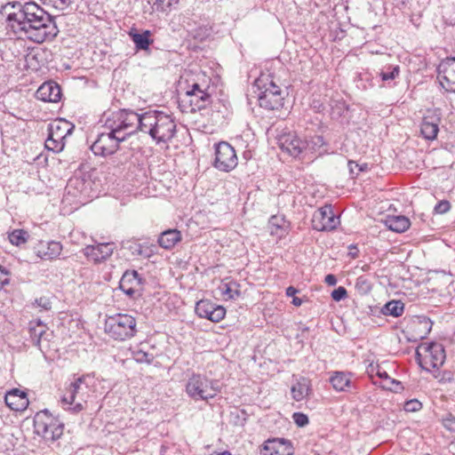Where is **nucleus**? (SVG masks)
<instances>
[{"label":"nucleus","instance_id":"nucleus-60","mask_svg":"<svg viewBox=\"0 0 455 455\" xmlns=\"http://www.w3.org/2000/svg\"><path fill=\"white\" fill-rule=\"evenodd\" d=\"M9 119H11L10 123L14 124L15 122L19 121V118L17 116H9Z\"/></svg>","mask_w":455,"mask_h":455},{"label":"nucleus","instance_id":"nucleus-5","mask_svg":"<svg viewBox=\"0 0 455 455\" xmlns=\"http://www.w3.org/2000/svg\"><path fill=\"white\" fill-rule=\"evenodd\" d=\"M64 425L52 417L47 410L37 412L34 417V433L45 442H54L62 435Z\"/></svg>","mask_w":455,"mask_h":455},{"label":"nucleus","instance_id":"nucleus-36","mask_svg":"<svg viewBox=\"0 0 455 455\" xmlns=\"http://www.w3.org/2000/svg\"><path fill=\"white\" fill-rule=\"evenodd\" d=\"M66 143V139L53 137L52 133L48 132V138L45 140L44 146L47 150L54 153H59L63 150Z\"/></svg>","mask_w":455,"mask_h":455},{"label":"nucleus","instance_id":"nucleus-37","mask_svg":"<svg viewBox=\"0 0 455 455\" xmlns=\"http://www.w3.org/2000/svg\"><path fill=\"white\" fill-rule=\"evenodd\" d=\"M179 0H148V4L152 5L153 10L167 12L171 11L173 4H178Z\"/></svg>","mask_w":455,"mask_h":455},{"label":"nucleus","instance_id":"nucleus-16","mask_svg":"<svg viewBox=\"0 0 455 455\" xmlns=\"http://www.w3.org/2000/svg\"><path fill=\"white\" fill-rule=\"evenodd\" d=\"M114 251V245L110 243L87 245L83 249L84 256L94 263H100L109 258Z\"/></svg>","mask_w":455,"mask_h":455},{"label":"nucleus","instance_id":"nucleus-46","mask_svg":"<svg viewBox=\"0 0 455 455\" xmlns=\"http://www.w3.org/2000/svg\"><path fill=\"white\" fill-rule=\"evenodd\" d=\"M451 204L447 200H443L437 203L434 208V212L437 214H443L450 211Z\"/></svg>","mask_w":455,"mask_h":455},{"label":"nucleus","instance_id":"nucleus-62","mask_svg":"<svg viewBox=\"0 0 455 455\" xmlns=\"http://www.w3.org/2000/svg\"><path fill=\"white\" fill-rule=\"evenodd\" d=\"M144 114H155V115H157V114H164V113L162 111H160V110L155 109L152 112H145Z\"/></svg>","mask_w":455,"mask_h":455},{"label":"nucleus","instance_id":"nucleus-63","mask_svg":"<svg viewBox=\"0 0 455 455\" xmlns=\"http://www.w3.org/2000/svg\"><path fill=\"white\" fill-rule=\"evenodd\" d=\"M161 455H167V448L164 446L161 447Z\"/></svg>","mask_w":455,"mask_h":455},{"label":"nucleus","instance_id":"nucleus-56","mask_svg":"<svg viewBox=\"0 0 455 455\" xmlns=\"http://www.w3.org/2000/svg\"><path fill=\"white\" fill-rule=\"evenodd\" d=\"M297 292H298V290L293 286H289L286 289V295L288 297H294Z\"/></svg>","mask_w":455,"mask_h":455},{"label":"nucleus","instance_id":"nucleus-15","mask_svg":"<svg viewBox=\"0 0 455 455\" xmlns=\"http://www.w3.org/2000/svg\"><path fill=\"white\" fill-rule=\"evenodd\" d=\"M195 311L199 317L208 319L213 323H219L226 315L225 307L217 306L208 299H201L196 302Z\"/></svg>","mask_w":455,"mask_h":455},{"label":"nucleus","instance_id":"nucleus-51","mask_svg":"<svg viewBox=\"0 0 455 455\" xmlns=\"http://www.w3.org/2000/svg\"><path fill=\"white\" fill-rule=\"evenodd\" d=\"M36 303L38 307H41L42 308L48 310L51 308V301L49 299L42 297L36 299Z\"/></svg>","mask_w":455,"mask_h":455},{"label":"nucleus","instance_id":"nucleus-33","mask_svg":"<svg viewBox=\"0 0 455 455\" xmlns=\"http://www.w3.org/2000/svg\"><path fill=\"white\" fill-rule=\"evenodd\" d=\"M404 311V304L401 300H391L384 305L381 312L385 315H391L398 317L403 315Z\"/></svg>","mask_w":455,"mask_h":455},{"label":"nucleus","instance_id":"nucleus-40","mask_svg":"<svg viewBox=\"0 0 455 455\" xmlns=\"http://www.w3.org/2000/svg\"><path fill=\"white\" fill-rule=\"evenodd\" d=\"M355 289L360 294L363 295L370 292L371 290V285L367 278L364 276H359L355 282Z\"/></svg>","mask_w":455,"mask_h":455},{"label":"nucleus","instance_id":"nucleus-41","mask_svg":"<svg viewBox=\"0 0 455 455\" xmlns=\"http://www.w3.org/2000/svg\"><path fill=\"white\" fill-rule=\"evenodd\" d=\"M133 357L138 363H146L150 364L154 361V355L143 350H137L133 353Z\"/></svg>","mask_w":455,"mask_h":455},{"label":"nucleus","instance_id":"nucleus-35","mask_svg":"<svg viewBox=\"0 0 455 455\" xmlns=\"http://www.w3.org/2000/svg\"><path fill=\"white\" fill-rule=\"evenodd\" d=\"M238 284L235 282L231 283H222L219 286V290L221 295L226 296L227 299H235L241 294L240 291L237 289Z\"/></svg>","mask_w":455,"mask_h":455},{"label":"nucleus","instance_id":"nucleus-21","mask_svg":"<svg viewBox=\"0 0 455 455\" xmlns=\"http://www.w3.org/2000/svg\"><path fill=\"white\" fill-rule=\"evenodd\" d=\"M75 129V124L63 117H57L48 125V132L53 137L67 139Z\"/></svg>","mask_w":455,"mask_h":455},{"label":"nucleus","instance_id":"nucleus-1","mask_svg":"<svg viewBox=\"0 0 455 455\" xmlns=\"http://www.w3.org/2000/svg\"><path fill=\"white\" fill-rule=\"evenodd\" d=\"M2 13L15 35L25 36L35 43L52 40L59 33L52 17L34 2H9L3 6Z\"/></svg>","mask_w":455,"mask_h":455},{"label":"nucleus","instance_id":"nucleus-24","mask_svg":"<svg viewBox=\"0 0 455 455\" xmlns=\"http://www.w3.org/2000/svg\"><path fill=\"white\" fill-rule=\"evenodd\" d=\"M436 116H424L420 124V134L427 140L436 139L439 132V120Z\"/></svg>","mask_w":455,"mask_h":455},{"label":"nucleus","instance_id":"nucleus-31","mask_svg":"<svg viewBox=\"0 0 455 455\" xmlns=\"http://www.w3.org/2000/svg\"><path fill=\"white\" fill-rule=\"evenodd\" d=\"M129 35L137 50H148L153 42L150 39L151 33L149 30H145L142 33L131 31Z\"/></svg>","mask_w":455,"mask_h":455},{"label":"nucleus","instance_id":"nucleus-3","mask_svg":"<svg viewBox=\"0 0 455 455\" xmlns=\"http://www.w3.org/2000/svg\"><path fill=\"white\" fill-rule=\"evenodd\" d=\"M255 86L264 89L259 95V104L266 110L279 111L283 106L284 98L282 91L273 80L270 74H261L255 81Z\"/></svg>","mask_w":455,"mask_h":455},{"label":"nucleus","instance_id":"nucleus-59","mask_svg":"<svg viewBox=\"0 0 455 455\" xmlns=\"http://www.w3.org/2000/svg\"><path fill=\"white\" fill-rule=\"evenodd\" d=\"M357 168H358V172H365L369 169L367 164H359V166Z\"/></svg>","mask_w":455,"mask_h":455},{"label":"nucleus","instance_id":"nucleus-27","mask_svg":"<svg viewBox=\"0 0 455 455\" xmlns=\"http://www.w3.org/2000/svg\"><path fill=\"white\" fill-rule=\"evenodd\" d=\"M289 223L283 215H273L268 220V229L272 235L283 237L288 231Z\"/></svg>","mask_w":455,"mask_h":455},{"label":"nucleus","instance_id":"nucleus-44","mask_svg":"<svg viewBox=\"0 0 455 455\" xmlns=\"http://www.w3.org/2000/svg\"><path fill=\"white\" fill-rule=\"evenodd\" d=\"M292 419L298 427H303L308 424V417L302 412H294Z\"/></svg>","mask_w":455,"mask_h":455},{"label":"nucleus","instance_id":"nucleus-61","mask_svg":"<svg viewBox=\"0 0 455 455\" xmlns=\"http://www.w3.org/2000/svg\"><path fill=\"white\" fill-rule=\"evenodd\" d=\"M212 455H232V454H231V452H229L228 451H222V452H214Z\"/></svg>","mask_w":455,"mask_h":455},{"label":"nucleus","instance_id":"nucleus-54","mask_svg":"<svg viewBox=\"0 0 455 455\" xmlns=\"http://www.w3.org/2000/svg\"><path fill=\"white\" fill-rule=\"evenodd\" d=\"M324 282L330 286H334L337 283V278L334 275L329 274L325 276Z\"/></svg>","mask_w":455,"mask_h":455},{"label":"nucleus","instance_id":"nucleus-2","mask_svg":"<svg viewBox=\"0 0 455 455\" xmlns=\"http://www.w3.org/2000/svg\"><path fill=\"white\" fill-rule=\"evenodd\" d=\"M93 379L92 374H83L74 379L66 388L61 403L68 406L73 412L84 409L89 397V389Z\"/></svg>","mask_w":455,"mask_h":455},{"label":"nucleus","instance_id":"nucleus-32","mask_svg":"<svg viewBox=\"0 0 455 455\" xmlns=\"http://www.w3.org/2000/svg\"><path fill=\"white\" fill-rule=\"evenodd\" d=\"M304 141L307 145L305 152L317 153L319 156L326 152L325 149H322V148L325 145V142L323 138L320 135L313 136L309 140H305Z\"/></svg>","mask_w":455,"mask_h":455},{"label":"nucleus","instance_id":"nucleus-17","mask_svg":"<svg viewBox=\"0 0 455 455\" xmlns=\"http://www.w3.org/2000/svg\"><path fill=\"white\" fill-rule=\"evenodd\" d=\"M143 280L136 270H127L124 273L119 282V288L126 295L132 298L139 292Z\"/></svg>","mask_w":455,"mask_h":455},{"label":"nucleus","instance_id":"nucleus-26","mask_svg":"<svg viewBox=\"0 0 455 455\" xmlns=\"http://www.w3.org/2000/svg\"><path fill=\"white\" fill-rule=\"evenodd\" d=\"M384 223L388 229L396 233H403L411 226L410 220L403 215H388Z\"/></svg>","mask_w":455,"mask_h":455},{"label":"nucleus","instance_id":"nucleus-22","mask_svg":"<svg viewBox=\"0 0 455 455\" xmlns=\"http://www.w3.org/2000/svg\"><path fill=\"white\" fill-rule=\"evenodd\" d=\"M6 405L13 411H24L28 405V399L24 391L17 388L12 389L7 392L4 397Z\"/></svg>","mask_w":455,"mask_h":455},{"label":"nucleus","instance_id":"nucleus-52","mask_svg":"<svg viewBox=\"0 0 455 455\" xmlns=\"http://www.w3.org/2000/svg\"><path fill=\"white\" fill-rule=\"evenodd\" d=\"M455 425V417H453L451 414H449L444 419H443V426L448 429H452Z\"/></svg>","mask_w":455,"mask_h":455},{"label":"nucleus","instance_id":"nucleus-49","mask_svg":"<svg viewBox=\"0 0 455 455\" xmlns=\"http://www.w3.org/2000/svg\"><path fill=\"white\" fill-rule=\"evenodd\" d=\"M419 323L423 326L425 334H427L430 332L432 329V322L429 318L426 316H420L419 317Z\"/></svg>","mask_w":455,"mask_h":455},{"label":"nucleus","instance_id":"nucleus-18","mask_svg":"<svg viewBox=\"0 0 455 455\" xmlns=\"http://www.w3.org/2000/svg\"><path fill=\"white\" fill-rule=\"evenodd\" d=\"M293 449L289 441L284 439H269L260 450V455H292Z\"/></svg>","mask_w":455,"mask_h":455},{"label":"nucleus","instance_id":"nucleus-9","mask_svg":"<svg viewBox=\"0 0 455 455\" xmlns=\"http://www.w3.org/2000/svg\"><path fill=\"white\" fill-rule=\"evenodd\" d=\"M276 140L281 150L294 158L305 153L307 145L304 140H301L294 132H283L277 135Z\"/></svg>","mask_w":455,"mask_h":455},{"label":"nucleus","instance_id":"nucleus-58","mask_svg":"<svg viewBox=\"0 0 455 455\" xmlns=\"http://www.w3.org/2000/svg\"><path fill=\"white\" fill-rule=\"evenodd\" d=\"M292 304L296 307H299L302 304V299L294 296L292 299Z\"/></svg>","mask_w":455,"mask_h":455},{"label":"nucleus","instance_id":"nucleus-11","mask_svg":"<svg viewBox=\"0 0 455 455\" xmlns=\"http://www.w3.org/2000/svg\"><path fill=\"white\" fill-rule=\"evenodd\" d=\"M437 70L442 87L447 92L455 93V57L443 60Z\"/></svg>","mask_w":455,"mask_h":455},{"label":"nucleus","instance_id":"nucleus-43","mask_svg":"<svg viewBox=\"0 0 455 455\" xmlns=\"http://www.w3.org/2000/svg\"><path fill=\"white\" fill-rule=\"evenodd\" d=\"M368 372L371 373V374L375 373L379 379H381L383 380L390 379V377L388 376L387 371H384L379 364H377V365H373L372 363L370 364V366L368 368Z\"/></svg>","mask_w":455,"mask_h":455},{"label":"nucleus","instance_id":"nucleus-23","mask_svg":"<svg viewBox=\"0 0 455 455\" xmlns=\"http://www.w3.org/2000/svg\"><path fill=\"white\" fill-rule=\"evenodd\" d=\"M62 245L60 242H40L36 247V255L42 259H53L60 256Z\"/></svg>","mask_w":455,"mask_h":455},{"label":"nucleus","instance_id":"nucleus-53","mask_svg":"<svg viewBox=\"0 0 455 455\" xmlns=\"http://www.w3.org/2000/svg\"><path fill=\"white\" fill-rule=\"evenodd\" d=\"M347 165H348V169H349V172H350L351 176H355V175L356 176L359 174L358 168H357L359 166L358 164L350 160V161H348Z\"/></svg>","mask_w":455,"mask_h":455},{"label":"nucleus","instance_id":"nucleus-7","mask_svg":"<svg viewBox=\"0 0 455 455\" xmlns=\"http://www.w3.org/2000/svg\"><path fill=\"white\" fill-rule=\"evenodd\" d=\"M237 165V156L234 148L228 142L221 141L215 145L213 166L219 171L228 172Z\"/></svg>","mask_w":455,"mask_h":455},{"label":"nucleus","instance_id":"nucleus-13","mask_svg":"<svg viewBox=\"0 0 455 455\" xmlns=\"http://www.w3.org/2000/svg\"><path fill=\"white\" fill-rule=\"evenodd\" d=\"M152 138L157 141L170 140L175 134L176 124L171 116H158L155 127L151 128Z\"/></svg>","mask_w":455,"mask_h":455},{"label":"nucleus","instance_id":"nucleus-10","mask_svg":"<svg viewBox=\"0 0 455 455\" xmlns=\"http://www.w3.org/2000/svg\"><path fill=\"white\" fill-rule=\"evenodd\" d=\"M118 140L119 139L115 137V133H112L110 130L108 132H101L91 145V150L95 156L104 157L111 156L119 148L117 145Z\"/></svg>","mask_w":455,"mask_h":455},{"label":"nucleus","instance_id":"nucleus-30","mask_svg":"<svg viewBox=\"0 0 455 455\" xmlns=\"http://www.w3.org/2000/svg\"><path fill=\"white\" fill-rule=\"evenodd\" d=\"M291 395L292 398L297 401H302L309 392V380L306 378L299 379L292 387H291Z\"/></svg>","mask_w":455,"mask_h":455},{"label":"nucleus","instance_id":"nucleus-47","mask_svg":"<svg viewBox=\"0 0 455 455\" xmlns=\"http://www.w3.org/2000/svg\"><path fill=\"white\" fill-rule=\"evenodd\" d=\"M347 296V292L345 287L339 286L337 289L332 291L331 299L335 301H340Z\"/></svg>","mask_w":455,"mask_h":455},{"label":"nucleus","instance_id":"nucleus-39","mask_svg":"<svg viewBox=\"0 0 455 455\" xmlns=\"http://www.w3.org/2000/svg\"><path fill=\"white\" fill-rule=\"evenodd\" d=\"M10 242L14 245H20L27 240V233L20 229L13 230L9 235Z\"/></svg>","mask_w":455,"mask_h":455},{"label":"nucleus","instance_id":"nucleus-25","mask_svg":"<svg viewBox=\"0 0 455 455\" xmlns=\"http://www.w3.org/2000/svg\"><path fill=\"white\" fill-rule=\"evenodd\" d=\"M332 387L338 392H350L354 387V383L348 373L343 371H335L330 378Z\"/></svg>","mask_w":455,"mask_h":455},{"label":"nucleus","instance_id":"nucleus-38","mask_svg":"<svg viewBox=\"0 0 455 455\" xmlns=\"http://www.w3.org/2000/svg\"><path fill=\"white\" fill-rule=\"evenodd\" d=\"M399 74L400 67L398 65H390L379 72V76L383 82H389L395 80Z\"/></svg>","mask_w":455,"mask_h":455},{"label":"nucleus","instance_id":"nucleus-64","mask_svg":"<svg viewBox=\"0 0 455 455\" xmlns=\"http://www.w3.org/2000/svg\"><path fill=\"white\" fill-rule=\"evenodd\" d=\"M130 114L135 115L136 113L132 111Z\"/></svg>","mask_w":455,"mask_h":455},{"label":"nucleus","instance_id":"nucleus-8","mask_svg":"<svg viewBox=\"0 0 455 455\" xmlns=\"http://www.w3.org/2000/svg\"><path fill=\"white\" fill-rule=\"evenodd\" d=\"M339 222V218L333 212L330 204H325L316 210L312 217V228L316 231L334 230Z\"/></svg>","mask_w":455,"mask_h":455},{"label":"nucleus","instance_id":"nucleus-34","mask_svg":"<svg viewBox=\"0 0 455 455\" xmlns=\"http://www.w3.org/2000/svg\"><path fill=\"white\" fill-rule=\"evenodd\" d=\"M136 117L138 126L137 129L143 132H148L151 137L153 132L151 128L155 127L156 117L158 116H134Z\"/></svg>","mask_w":455,"mask_h":455},{"label":"nucleus","instance_id":"nucleus-48","mask_svg":"<svg viewBox=\"0 0 455 455\" xmlns=\"http://www.w3.org/2000/svg\"><path fill=\"white\" fill-rule=\"evenodd\" d=\"M385 382L386 383L383 384V387L385 388H387L390 390H395V391H397L398 389L402 388L401 382L396 379L390 378V379H386Z\"/></svg>","mask_w":455,"mask_h":455},{"label":"nucleus","instance_id":"nucleus-55","mask_svg":"<svg viewBox=\"0 0 455 455\" xmlns=\"http://www.w3.org/2000/svg\"><path fill=\"white\" fill-rule=\"evenodd\" d=\"M1 133L3 138L7 137L11 131L9 129V122H6L4 125L1 124Z\"/></svg>","mask_w":455,"mask_h":455},{"label":"nucleus","instance_id":"nucleus-29","mask_svg":"<svg viewBox=\"0 0 455 455\" xmlns=\"http://www.w3.org/2000/svg\"><path fill=\"white\" fill-rule=\"evenodd\" d=\"M181 240V234L177 229H168L161 233L158 237L159 245L166 250L173 248Z\"/></svg>","mask_w":455,"mask_h":455},{"label":"nucleus","instance_id":"nucleus-6","mask_svg":"<svg viewBox=\"0 0 455 455\" xmlns=\"http://www.w3.org/2000/svg\"><path fill=\"white\" fill-rule=\"evenodd\" d=\"M219 391L217 381L200 374H193L186 385L187 394L196 401L213 398Z\"/></svg>","mask_w":455,"mask_h":455},{"label":"nucleus","instance_id":"nucleus-42","mask_svg":"<svg viewBox=\"0 0 455 455\" xmlns=\"http://www.w3.org/2000/svg\"><path fill=\"white\" fill-rule=\"evenodd\" d=\"M422 403L417 399H411L404 403L403 409L408 412H416L420 411Z\"/></svg>","mask_w":455,"mask_h":455},{"label":"nucleus","instance_id":"nucleus-19","mask_svg":"<svg viewBox=\"0 0 455 455\" xmlns=\"http://www.w3.org/2000/svg\"><path fill=\"white\" fill-rule=\"evenodd\" d=\"M36 97L42 101L57 102L61 98V89L53 81L44 82L37 89Z\"/></svg>","mask_w":455,"mask_h":455},{"label":"nucleus","instance_id":"nucleus-45","mask_svg":"<svg viewBox=\"0 0 455 455\" xmlns=\"http://www.w3.org/2000/svg\"><path fill=\"white\" fill-rule=\"evenodd\" d=\"M11 272L4 267L0 266V289L9 284Z\"/></svg>","mask_w":455,"mask_h":455},{"label":"nucleus","instance_id":"nucleus-12","mask_svg":"<svg viewBox=\"0 0 455 455\" xmlns=\"http://www.w3.org/2000/svg\"><path fill=\"white\" fill-rule=\"evenodd\" d=\"M427 355H425L423 360L419 359V353L417 352V359L419 365L425 371H429L431 369L439 368L443 365L445 355L444 350L440 344H432L427 348Z\"/></svg>","mask_w":455,"mask_h":455},{"label":"nucleus","instance_id":"nucleus-14","mask_svg":"<svg viewBox=\"0 0 455 455\" xmlns=\"http://www.w3.org/2000/svg\"><path fill=\"white\" fill-rule=\"evenodd\" d=\"M210 95L202 90L198 84H194L191 89L188 90L182 99L183 104H189V112L196 113L202 110L209 101Z\"/></svg>","mask_w":455,"mask_h":455},{"label":"nucleus","instance_id":"nucleus-50","mask_svg":"<svg viewBox=\"0 0 455 455\" xmlns=\"http://www.w3.org/2000/svg\"><path fill=\"white\" fill-rule=\"evenodd\" d=\"M84 183L82 180H79L77 178H75V179H70L68 180V186H67V189L68 190V193H71V188L74 187V188H78L79 186H84Z\"/></svg>","mask_w":455,"mask_h":455},{"label":"nucleus","instance_id":"nucleus-20","mask_svg":"<svg viewBox=\"0 0 455 455\" xmlns=\"http://www.w3.org/2000/svg\"><path fill=\"white\" fill-rule=\"evenodd\" d=\"M29 331L33 344L37 347L44 355H46L51 349L50 339L48 338L51 334L46 332L45 326L39 323L37 328L31 327Z\"/></svg>","mask_w":455,"mask_h":455},{"label":"nucleus","instance_id":"nucleus-28","mask_svg":"<svg viewBox=\"0 0 455 455\" xmlns=\"http://www.w3.org/2000/svg\"><path fill=\"white\" fill-rule=\"evenodd\" d=\"M106 125L111 131L112 133H115V137H117V145L119 146L121 142L124 141L128 136L133 133L134 131H127L132 127L130 123H127L126 120H122L119 124H110V120L108 119L106 122Z\"/></svg>","mask_w":455,"mask_h":455},{"label":"nucleus","instance_id":"nucleus-4","mask_svg":"<svg viewBox=\"0 0 455 455\" xmlns=\"http://www.w3.org/2000/svg\"><path fill=\"white\" fill-rule=\"evenodd\" d=\"M136 319L127 314H116L105 321V332L112 339L124 341L132 339L137 332Z\"/></svg>","mask_w":455,"mask_h":455},{"label":"nucleus","instance_id":"nucleus-57","mask_svg":"<svg viewBox=\"0 0 455 455\" xmlns=\"http://www.w3.org/2000/svg\"><path fill=\"white\" fill-rule=\"evenodd\" d=\"M49 2H52L53 4H59L62 7L67 6L71 3V0H48Z\"/></svg>","mask_w":455,"mask_h":455}]
</instances>
